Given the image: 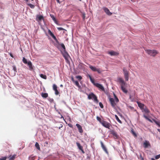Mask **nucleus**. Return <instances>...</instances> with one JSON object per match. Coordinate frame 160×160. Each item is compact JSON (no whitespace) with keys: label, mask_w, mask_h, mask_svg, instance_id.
<instances>
[{"label":"nucleus","mask_w":160,"mask_h":160,"mask_svg":"<svg viewBox=\"0 0 160 160\" xmlns=\"http://www.w3.org/2000/svg\"><path fill=\"white\" fill-rule=\"evenodd\" d=\"M115 102H119V99H118V98L117 97H115Z\"/></svg>","instance_id":"3c124183"},{"label":"nucleus","mask_w":160,"mask_h":160,"mask_svg":"<svg viewBox=\"0 0 160 160\" xmlns=\"http://www.w3.org/2000/svg\"><path fill=\"white\" fill-rule=\"evenodd\" d=\"M7 158V157L4 156L0 158V160H6Z\"/></svg>","instance_id":"a19ab883"},{"label":"nucleus","mask_w":160,"mask_h":160,"mask_svg":"<svg viewBox=\"0 0 160 160\" xmlns=\"http://www.w3.org/2000/svg\"><path fill=\"white\" fill-rule=\"evenodd\" d=\"M96 71L98 73H100L101 72V71L100 69L97 68Z\"/></svg>","instance_id":"de8ad7c7"},{"label":"nucleus","mask_w":160,"mask_h":160,"mask_svg":"<svg viewBox=\"0 0 160 160\" xmlns=\"http://www.w3.org/2000/svg\"><path fill=\"white\" fill-rule=\"evenodd\" d=\"M22 61L25 64H27L28 62V61H27V59H26L24 57L23 58Z\"/></svg>","instance_id":"5701e85b"},{"label":"nucleus","mask_w":160,"mask_h":160,"mask_svg":"<svg viewBox=\"0 0 160 160\" xmlns=\"http://www.w3.org/2000/svg\"><path fill=\"white\" fill-rule=\"evenodd\" d=\"M144 112L146 113H148L149 112V110L146 108H144L142 110Z\"/></svg>","instance_id":"c85d7f7f"},{"label":"nucleus","mask_w":160,"mask_h":160,"mask_svg":"<svg viewBox=\"0 0 160 160\" xmlns=\"http://www.w3.org/2000/svg\"><path fill=\"white\" fill-rule=\"evenodd\" d=\"M121 89L122 90V91L125 93H127L128 92V91L125 88H124V87H121Z\"/></svg>","instance_id":"7c9ffc66"},{"label":"nucleus","mask_w":160,"mask_h":160,"mask_svg":"<svg viewBox=\"0 0 160 160\" xmlns=\"http://www.w3.org/2000/svg\"><path fill=\"white\" fill-rule=\"evenodd\" d=\"M68 125L70 127H71V128L72 127V125L71 124H68Z\"/></svg>","instance_id":"6e6d98bb"},{"label":"nucleus","mask_w":160,"mask_h":160,"mask_svg":"<svg viewBox=\"0 0 160 160\" xmlns=\"http://www.w3.org/2000/svg\"><path fill=\"white\" fill-rule=\"evenodd\" d=\"M15 155H14L12 156H10L9 158V160H14L16 156Z\"/></svg>","instance_id":"b1692460"},{"label":"nucleus","mask_w":160,"mask_h":160,"mask_svg":"<svg viewBox=\"0 0 160 160\" xmlns=\"http://www.w3.org/2000/svg\"><path fill=\"white\" fill-rule=\"evenodd\" d=\"M88 98L89 99H93V101L94 102L98 103V100L97 99L96 96L93 93L91 92L88 95Z\"/></svg>","instance_id":"f257e3e1"},{"label":"nucleus","mask_w":160,"mask_h":160,"mask_svg":"<svg viewBox=\"0 0 160 160\" xmlns=\"http://www.w3.org/2000/svg\"><path fill=\"white\" fill-rule=\"evenodd\" d=\"M53 89L54 91L57 89V86L55 84H54L53 85Z\"/></svg>","instance_id":"ea45409f"},{"label":"nucleus","mask_w":160,"mask_h":160,"mask_svg":"<svg viewBox=\"0 0 160 160\" xmlns=\"http://www.w3.org/2000/svg\"><path fill=\"white\" fill-rule=\"evenodd\" d=\"M102 149H103V150H104V151L106 152V153L107 154H108V152L107 149L106 148V147L105 146L102 145Z\"/></svg>","instance_id":"4be33fe9"},{"label":"nucleus","mask_w":160,"mask_h":160,"mask_svg":"<svg viewBox=\"0 0 160 160\" xmlns=\"http://www.w3.org/2000/svg\"><path fill=\"white\" fill-rule=\"evenodd\" d=\"M72 81L73 82H74L75 81L74 80V79L73 78H72Z\"/></svg>","instance_id":"bf43d9fd"},{"label":"nucleus","mask_w":160,"mask_h":160,"mask_svg":"<svg viewBox=\"0 0 160 160\" xmlns=\"http://www.w3.org/2000/svg\"><path fill=\"white\" fill-rule=\"evenodd\" d=\"M129 107L131 109L133 108V107H132V106H129Z\"/></svg>","instance_id":"e2e57ef3"},{"label":"nucleus","mask_w":160,"mask_h":160,"mask_svg":"<svg viewBox=\"0 0 160 160\" xmlns=\"http://www.w3.org/2000/svg\"><path fill=\"white\" fill-rule=\"evenodd\" d=\"M153 120L156 124L160 127V122L157 121L155 120Z\"/></svg>","instance_id":"a878e982"},{"label":"nucleus","mask_w":160,"mask_h":160,"mask_svg":"<svg viewBox=\"0 0 160 160\" xmlns=\"http://www.w3.org/2000/svg\"><path fill=\"white\" fill-rule=\"evenodd\" d=\"M160 158V154L156 155L155 157V159H159Z\"/></svg>","instance_id":"49530a36"},{"label":"nucleus","mask_w":160,"mask_h":160,"mask_svg":"<svg viewBox=\"0 0 160 160\" xmlns=\"http://www.w3.org/2000/svg\"><path fill=\"white\" fill-rule=\"evenodd\" d=\"M157 130L159 132H160V129H157Z\"/></svg>","instance_id":"338daca9"},{"label":"nucleus","mask_w":160,"mask_h":160,"mask_svg":"<svg viewBox=\"0 0 160 160\" xmlns=\"http://www.w3.org/2000/svg\"><path fill=\"white\" fill-rule=\"evenodd\" d=\"M53 39L56 42L58 43H59V42L58 41V40L56 38V37L54 36H53L52 37Z\"/></svg>","instance_id":"58836bf2"},{"label":"nucleus","mask_w":160,"mask_h":160,"mask_svg":"<svg viewBox=\"0 0 160 160\" xmlns=\"http://www.w3.org/2000/svg\"><path fill=\"white\" fill-rule=\"evenodd\" d=\"M115 117L116 119L117 120V121L119 122L120 123H122L121 121L119 119L117 115H115Z\"/></svg>","instance_id":"f704fd0d"},{"label":"nucleus","mask_w":160,"mask_h":160,"mask_svg":"<svg viewBox=\"0 0 160 160\" xmlns=\"http://www.w3.org/2000/svg\"><path fill=\"white\" fill-rule=\"evenodd\" d=\"M76 145L79 149L82 151V153H84V152L83 149L81 145L80 144L79 142H77Z\"/></svg>","instance_id":"ddd939ff"},{"label":"nucleus","mask_w":160,"mask_h":160,"mask_svg":"<svg viewBox=\"0 0 160 160\" xmlns=\"http://www.w3.org/2000/svg\"><path fill=\"white\" fill-rule=\"evenodd\" d=\"M76 126L77 127V128H78V131L79 132L82 133L83 132V131L82 129V127L80 124H79L78 123H77L76 124Z\"/></svg>","instance_id":"9b49d317"},{"label":"nucleus","mask_w":160,"mask_h":160,"mask_svg":"<svg viewBox=\"0 0 160 160\" xmlns=\"http://www.w3.org/2000/svg\"><path fill=\"white\" fill-rule=\"evenodd\" d=\"M60 45V46H61V47H62V48H63V51H66V48H65V47L64 45V44H63V43H61V44H59V43H58Z\"/></svg>","instance_id":"393cba45"},{"label":"nucleus","mask_w":160,"mask_h":160,"mask_svg":"<svg viewBox=\"0 0 160 160\" xmlns=\"http://www.w3.org/2000/svg\"><path fill=\"white\" fill-rule=\"evenodd\" d=\"M108 53L111 56H117L118 55L119 53L117 52H115L114 51H111L108 52Z\"/></svg>","instance_id":"f8f14e48"},{"label":"nucleus","mask_w":160,"mask_h":160,"mask_svg":"<svg viewBox=\"0 0 160 160\" xmlns=\"http://www.w3.org/2000/svg\"><path fill=\"white\" fill-rule=\"evenodd\" d=\"M74 83L77 86H78V87H80V86L79 85V82H78V81H75L74 82Z\"/></svg>","instance_id":"c9c22d12"},{"label":"nucleus","mask_w":160,"mask_h":160,"mask_svg":"<svg viewBox=\"0 0 160 160\" xmlns=\"http://www.w3.org/2000/svg\"><path fill=\"white\" fill-rule=\"evenodd\" d=\"M50 15V16L51 18H52V20L54 21V22L55 23H56L57 20H56L54 16V15L51 14Z\"/></svg>","instance_id":"a211bd4d"},{"label":"nucleus","mask_w":160,"mask_h":160,"mask_svg":"<svg viewBox=\"0 0 160 160\" xmlns=\"http://www.w3.org/2000/svg\"><path fill=\"white\" fill-rule=\"evenodd\" d=\"M41 96L43 98H46L48 97V95L46 93H42Z\"/></svg>","instance_id":"aec40b11"},{"label":"nucleus","mask_w":160,"mask_h":160,"mask_svg":"<svg viewBox=\"0 0 160 160\" xmlns=\"http://www.w3.org/2000/svg\"><path fill=\"white\" fill-rule=\"evenodd\" d=\"M138 107L142 109V110L144 108V105L143 104L139 102H137Z\"/></svg>","instance_id":"f3484780"},{"label":"nucleus","mask_w":160,"mask_h":160,"mask_svg":"<svg viewBox=\"0 0 160 160\" xmlns=\"http://www.w3.org/2000/svg\"><path fill=\"white\" fill-rule=\"evenodd\" d=\"M97 119L98 121H99V122L101 124V122H102V121H101V118L97 116Z\"/></svg>","instance_id":"e433bc0d"},{"label":"nucleus","mask_w":160,"mask_h":160,"mask_svg":"<svg viewBox=\"0 0 160 160\" xmlns=\"http://www.w3.org/2000/svg\"><path fill=\"white\" fill-rule=\"evenodd\" d=\"M12 76H15L16 75V72H17V69L15 65H13L12 66Z\"/></svg>","instance_id":"4468645a"},{"label":"nucleus","mask_w":160,"mask_h":160,"mask_svg":"<svg viewBox=\"0 0 160 160\" xmlns=\"http://www.w3.org/2000/svg\"><path fill=\"white\" fill-rule=\"evenodd\" d=\"M123 71L126 81H128L129 79V72L125 68H123Z\"/></svg>","instance_id":"7ed1b4c3"},{"label":"nucleus","mask_w":160,"mask_h":160,"mask_svg":"<svg viewBox=\"0 0 160 160\" xmlns=\"http://www.w3.org/2000/svg\"><path fill=\"white\" fill-rule=\"evenodd\" d=\"M146 52L151 56H155L158 53L157 51L155 50H145Z\"/></svg>","instance_id":"f03ea898"},{"label":"nucleus","mask_w":160,"mask_h":160,"mask_svg":"<svg viewBox=\"0 0 160 160\" xmlns=\"http://www.w3.org/2000/svg\"><path fill=\"white\" fill-rule=\"evenodd\" d=\"M85 17V14L84 13H82V18L83 19H84Z\"/></svg>","instance_id":"603ef678"},{"label":"nucleus","mask_w":160,"mask_h":160,"mask_svg":"<svg viewBox=\"0 0 160 160\" xmlns=\"http://www.w3.org/2000/svg\"><path fill=\"white\" fill-rule=\"evenodd\" d=\"M35 146L36 148L38 150H40V148L39 147V144L37 142H36V143L35 144Z\"/></svg>","instance_id":"cd10ccee"},{"label":"nucleus","mask_w":160,"mask_h":160,"mask_svg":"<svg viewBox=\"0 0 160 160\" xmlns=\"http://www.w3.org/2000/svg\"><path fill=\"white\" fill-rule=\"evenodd\" d=\"M49 100L50 102H52L53 101V99L52 98H49Z\"/></svg>","instance_id":"5fc2aeb1"},{"label":"nucleus","mask_w":160,"mask_h":160,"mask_svg":"<svg viewBox=\"0 0 160 160\" xmlns=\"http://www.w3.org/2000/svg\"><path fill=\"white\" fill-rule=\"evenodd\" d=\"M143 117L147 120H148L149 118L146 116L145 115H143Z\"/></svg>","instance_id":"864d4df0"},{"label":"nucleus","mask_w":160,"mask_h":160,"mask_svg":"<svg viewBox=\"0 0 160 160\" xmlns=\"http://www.w3.org/2000/svg\"><path fill=\"white\" fill-rule=\"evenodd\" d=\"M54 91L55 92V94L56 95H58V94H59V92L58 91L57 89L54 90Z\"/></svg>","instance_id":"09e8293b"},{"label":"nucleus","mask_w":160,"mask_h":160,"mask_svg":"<svg viewBox=\"0 0 160 160\" xmlns=\"http://www.w3.org/2000/svg\"><path fill=\"white\" fill-rule=\"evenodd\" d=\"M109 100L110 102L111 106L113 108H115V107L116 105V104L115 102V100L113 98H109Z\"/></svg>","instance_id":"0eeeda50"},{"label":"nucleus","mask_w":160,"mask_h":160,"mask_svg":"<svg viewBox=\"0 0 160 160\" xmlns=\"http://www.w3.org/2000/svg\"><path fill=\"white\" fill-rule=\"evenodd\" d=\"M48 33L52 37L54 36L50 29L48 30Z\"/></svg>","instance_id":"2f4dec72"},{"label":"nucleus","mask_w":160,"mask_h":160,"mask_svg":"<svg viewBox=\"0 0 160 160\" xmlns=\"http://www.w3.org/2000/svg\"><path fill=\"white\" fill-rule=\"evenodd\" d=\"M36 19L37 21H41L43 19V17L42 15H38L37 16Z\"/></svg>","instance_id":"2eb2a0df"},{"label":"nucleus","mask_w":160,"mask_h":160,"mask_svg":"<svg viewBox=\"0 0 160 160\" xmlns=\"http://www.w3.org/2000/svg\"><path fill=\"white\" fill-rule=\"evenodd\" d=\"M148 121H149V122H152V120L150 119L149 118H148Z\"/></svg>","instance_id":"052dcab7"},{"label":"nucleus","mask_w":160,"mask_h":160,"mask_svg":"<svg viewBox=\"0 0 160 160\" xmlns=\"http://www.w3.org/2000/svg\"><path fill=\"white\" fill-rule=\"evenodd\" d=\"M10 55L13 58V56L11 53H10Z\"/></svg>","instance_id":"69168bd1"},{"label":"nucleus","mask_w":160,"mask_h":160,"mask_svg":"<svg viewBox=\"0 0 160 160\" xmlns=\"http://www.w3.org/2000/svg\"><path fill=\"white\" fill-rule=\"evenodd\" d=\"M57 2L59 3H60L61 2H60L59 0H56Z\"/></svg>","instance_id":"13d9d810"},{"label":"nucleus","mask_w":160,"mask_h":160,"mask_svg":"<svg viewBox=\"0 0 160 160\" xmlns=\"http://www.w3.org/2000/svg\"><path fill=\"white\" fill-rule=\"evenodd\" d=\"M111 133L116 138H118V136L116 132L114 131H111Z\"/></svg>","instance_id":"412c9836"},{"label":"nucleus","mask_w":160,"mask_h":160,"mask_svg":"<svg viewBox=\"0 0 160 160\" xmlns=\"http://www.w3.org/2000/svg\"><path fill=\"white\" fill-rule=\"evenodd\" d=\"M29 160H34L35 159V156L33 155H31L29 157Z\"/></svg>","instance_id":"72a5a7b5"},{"label":"nucleus","mask_w":160,"mask_h":160,"mask_svg":"<svg viewBox=\"0 0 160 160\" xmlns=\"http://www.w3.org/2000/svg\"><path fill=\"white\" fill-rule=\"evenodd\" d=\"M101 124L104 127L108 129L110 128V125L108 122L103 120L101 122Z\"/></svg>","instance_id":"20e7f679"},{"label":"nucleus","mask_w":160,"mask_h":160,"mask_svg":"<svg viewBox=\"0 0 160 160\" xmlns=\"http://www.w3.org/2000/svg\"><path fill=\"white\" fill-rule=\"evenodd\" d=\"M90 80L91 81V82H92V83H93V84L95 86V83H96L94 82V80L92 79V78H91V79H90Z\"/></svg>","instance_id":"79ce46f5"},{"label":"nucleus","mask_w":160,"mask_h":160,"mask_svg":"<svg viewBox=\"0 0 160 160\" xmlns=\"http://www.w3.org/2000/svg\"><path fill=\"white\" fill-rule=\"evenodd\" d=\"M95 86L100 90L103 91H105L104 87L101 84L97 83L95 84Z\"/></svg>","instance_id":"39448f33"},{"label":"nucleus","mask_w":160,"mask_h":160,"mask_svg":"<svg viewBox=\"0 0 160 160\" xmlns=\"http://www.w3.org/2000/svg\"><path fill=\"white\" fill-rule=\"evenodd\" d=\"M150 146V144L148 141L145 140L143 143V147L145 148H147Z\"/></svg>","instance_id":"1a4fd4ad"},{"label":"nucleus","mask_w":160,"mask_h":160,"mask_svg":"<svg viewBox=\"0 0 160 160\" xmlns=\"http://www.w3.org/2000/svg\"><path fill=\"white\" fill-rule=\"evenodd\" d=\"M29 68V69L30 71H32L33 69V66L32 65L31 62L30 60L28 61V62L27 64Z\"/></svg>","instance_id":"6e6552de"},{"label":"nucleus","mask_w":160,"mask_h":160,"mask_svg":"<svg viewBox=\"0 0 160 160\" xmlns=\"http://www.w3.org/2000/svg\"><path fill=\"white\" fill-rule=\"evenodd\" d=\"M62 54L65 59H67L69 56V55L66 51H63Z\"/></svg>","instance_id":"dca6fc26"},{"label":"nucleus","mask_w":160,"mask_h":160,"mask_svg":"<svg viewBox=\"0 0 160 160\" xmlns=\"http://www.w3.org/2000/svg\"><path fill=\"white\" fill-rule=\"evenodd\" d=\"M40 76L41 78L45 79H47V76L46 75L41 74H40Z\"/></svg>","instance_id":"bb28decb"},{"label":"nucleus","mask_w":160,"mask_h":160,"mask_svg":"<svg viewBox=\"0 0 160 160\" xmlns=\"http://www.w3.org/2000/svg\"><path fill=\"white\" fill-rule=\"evenodd\" d=\"M132 132L135 137H137V135L134 131L132 130Z\"/></svg>","instance_id":"8fccbe9b"},{"label":"nucleus","mask_w":160,"mask_h":160,"mask_svg":"<svg viewBox=\"0 0 160 160\" xmlns=\"http://www.w3.org/2000/svg\"><path fill=\"white\" fill-rule=\"evenodd\" d=\"M53 39L56 42L58 43H59V42L58 41V40L56 38V37L54 36H53L52 37Z\"/></svg>","instance_id":"4c0bfd02"},{"label":"nucleus","mask_w":160,"mask_h":160,"mask_svg":"<svg viewBox=\"0 0 160 160\" xmlns=\"http://www.w3.org/2000/svg\"><path fill=\"white\" fill-rule=\"evenodd\" d=\"M118 80L120 84L121 88L124 87L126 83L124 80L122 78H119L118 79Z\"/></svg>","instance_id":"423d86ee"},{"label":"nucleus","mask_w":160,"mask_h":160,"mask_svg":"<svg viewBox=\"0 0 160 160\" xmlns=\"http://www.w3.org/2000/svg\"><path fill=\"white\" fill-rule=\"evenodd\" d=\"M113 95L114 96V98H115V97H117L116 96L115 93H113Z\"/></svg>","instance_id":"0e129e2a"},{"label":"nucleus","mask_w":160,"mask_h":160,"mask_svg":"<svg viewBox=\"0 0 160 160\" xmlns=\"http://www.w3.org/2000/svg\"><path fill=\"white\" fill-rule=\"evenodd\" d=\"M89 67L92 71L96 72L97 68L95 67L90 65Z\"/></svg>","instance_id":"6ab92c4d"},{"label":"nucleus","mask_w":160,"mask_h":160,"mask_svg":"<svg viewBox=\"0 0 160 160\" xmlns=\"http://www.w3.org/2000/svg\"><path fill=\"white\" fill-rule=\"evenodd\" d=\"M99 106H100V108H103V105L102 104V102H99Z\"/></svg>","instance_id":"c03bdc74"},{"label":"nucleus","mask_w":160,"mask_h":160,"mask_svg":"<svg viewBox=\"0 0 160 160\" xmlns=\"http://www.w3.org/2000/svg\"><path fill=\"white\" fill-rule=\"evenodd\" d=\"M103 10L108 15L110 16L112 14V13L110 12L109 9L108 8L105 7L103 8Z\"/></svg>","instance_id":"9d476101"},{"label":"nucleus","mask_w":160,"mask_h":160,"mask_svg":"<svg viewBox=\"0 0 160 160\" xmlns=\"http://www.w3.org/2000/svg\"><path fill=\"white\" fill-rule=\"evenodd\" d=\"M101 147L102 146V145H104L102 142H101Z\"/></svg>","instance_id":"680f3d73"},{"label":"nucleus","mask_w":160,"mask_h":160,"mask_svg":"<svg viewBox=\"0 0 160 160\" xmlns=\"http://www.w3.org/2000/svg\"><path fill=\"white\" fill-rule=\"evenodd\" d=\"M48 33L52 37L54 36L50 29L48 30Z\"/></svg>","instance_id":"473e14b6"},{"label":"nucleus","mask_w":160,"mask_h":160,"mask_svg":"<svg viewBox=\"0 0 160 160\" xmlns=\"http://www.w3.org/2000/svg\"><path fill=\"white\" fill-rule=\"evenodd\" d=\"M88 77H89L90 79L92 78V77L90 75L88 74Z\"/></svg>","instance_id":"4d7b16f0"},{"label":"nucleus","mask_w":160,"mask_h":160,"mask_svg":"<svg viewBox=\"0 0 160 160\" xmlns=\"http://www.w3.org/2000/svg\"><path fill=\"white\" fill-rule=\"evenodd\" d=\"M76 78L79 80H80L82 79V77L80 76H76Z\"/></svg>","instance_id":"37998d69"},{"label":"nucleus","mask_w":160,"mask_h":160,"mask_svg":"<svg viewBox=\"0 0 160 160\" xmlns=\"http://www.w3.org/2000/svg\"><path fill=\"white\" fill-rule=\"evenodd\" d=\"M151 160H155L154 158H152L151 159Z\"/></svg>","instance_id":"774afa93"},{"label":"nucleus","mask_w":160,"mask_h":160,"mask_svg":"<svg viewBox=\"0 0 160 160\" xmlns=\"http://www.w3.org/2000/svg\"><path fill=\"white\" fill-rule=\"evenodd\" d=\"M57 29L59 30H65V29H64V28H61V27H58V28H57Z\"/></svg>","instance_id":"a18cd8bd"},{"label":"nucleus","mask_w":160,"mask_h":160,"mask_svg":"<svg viewBox=\"0 0 160 160\" xmlns=\"http://www.w3.org/2000/svg\"><path fill=\"white\" fill-rule=\"evenodd\" d=\"M28 5L31 8H34L35 7V6L31 3H28Z\"/></svg>","instance_id":"c756f323"}]
</instances>
